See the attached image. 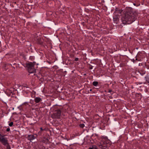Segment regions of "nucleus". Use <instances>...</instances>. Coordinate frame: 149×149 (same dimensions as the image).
Here are the masks:
<instances>
[{"instance_id":"nucleus-17","label":"nucleus","mask_w":149,"mask_h":149,"mask_svg":"<svg viewBox=\"0 0 149 149\" xmlns=\"http://www.w3.org/2000/svg\"><path fill=\"white\" fill-rule=\"evenodd\" d=\"M40 129L42 131L43 130L42 129V127L40 128Z\"/></svg>"},{"instance_id":"nucleus-15","label":"nucleus","mask_w":149,"mask_h":149,"mask_svg":"<svg viewBox=\"0 0 149 149\" xmlns=\"http://www.w3.org/2000/svg\"><path fill=\"white\" fill-rule=\"evenodd\" d=\"M79 58H75L74 59V61H77L78 60Z\"/></svg>"},{"instance_id":"nucleus-8","label":"nucleus","mask_w":149,"mask_h":149,"mask_svg":"<svg viewBox=\"0 0 149 149\" xmlns=\"http://www.w3.org/2000/svg\"><path fill=\"white\" fill-rule=\"evenodd\" d=\"M113 21L114 23L117 24L119 22V19L118 17H116L113 18Z\"/></svg>"},{"instance_id":"nucleus-18","label":"nucleus","mask_w":149,"mask_h":149,"mask_svg":"<svg viewBox=\"0 0 149 149\" xmlns=\"http://www.w3.org/2000/svg\"><path fill=\"white\" fill-rule=\"evenodd\" d=\"M92 91V89H91L90 90V91Z\"/></svg>"},{"instance_id":"nucleus-16","label":"nucleus","mask_w":149,"mask_h":149,"mask_svg":"<svg viewBox=\"0 0 149 149\" xmlns=\"http://www.w3.org/2000/svg\"><path fill=\"white\" fill-rule=\"evenodd\" d=\"M10 130V129L9 128H7V129H6V131H7V132H9V131Z\"/></svg>"},{"instance_id":"nucleus-14","label":"nucleus","mask_w":149,"mask_h":149,"mask_svg":"<svg viewBox=\"0 0 149 149\" xmlns=\"http://www.w3.org/2000/svg\"><path fill=\"white\" fill-rule=\"evenodd\" d=\"M84 124H81L80 125V126L81 127H83L84 126Z\"/></svg>"},{"instance_id":"nucleus-19","label":"nucleus","mask_w":149,"mask_h":149,"mask_svg":"<svg viewBox=\"0 0 149 149\" xmlns=\"http://www.w3.org/2000/svg\"><path fill=\"white\" fill-rule=\"evenodd\" d=\"M134 5H135V3H134Z\"/></svg>"},{"instance_id":"nucleus-9","label":"nucleus","mask_w":149,"mask_h":149,"mask_svg":"<svg viewBox=\"0 0 149 149\" xmlns=\"http://www.w3.org/2000/svg\"><path fill=\"white\" fill-rule=\"evenodd\" d=\"M101 138L102 139V141H107L108 140V138L107 136H102Z\"/></svg>"},{"instance_id":"nucleus-4","label":"nucleus","mask_w":149,"mask_h":149,"mask_svg":"<svg viewBox=\"0 0 149 149\" xmlns=\"http://www.w3.org/2000/svg\"><path fill=\"white\" fill-rule=\"evenodd\" d=\"M61 114V111L60 110H56L52 115V117L54 118L59 119L60 118Z\"/></svg>"},{"instance_id":"nucleus-7","label":"nucleus","mask_w":149,"mask_h":149,"mask_svg":"<svg viewBox=\"0 0 149 149\" xmlns=\"http://www.w3.org/2000/svg\"><path fill=\"white\" fill-rule=\"evenodd\" d=\"M28 139L30 141L32 140L35 139V137L33 135H29L28 136Z\"/></svg>"},{"instance_id":"nucleus-10","label":"nucleus","mask_w":149,"mask_h":149,"mask_svg":"<svg viewBox=\"0 0 149 149\" xmlns=\"http://www.w3.org/2000/svg\"><path fill=\"white\" fill-rule=\"evenodd\" d=\"M98 84V82L96 81H93V84L95 86H97Z\"/></svg>"},{"instance_id":"nucleus-11","label":"nucleus","mask_w":149,"mask_h":149,"mask_svg":"<svg viewBox=\"0 0 149 149\" xmlns=\"http://www.w3.org/2000/svg\"><path fill=\"white\" fill-rule=\"evenodd\" d=\"M89 149H97V148L96 146H93L92 147L90 148Z\"/></svg>"},{"instance_id":"nucleus-13","label":"nucleus","mask_w":149,"mask_h":149,"mask_svg":"<svg viewBox=\"0 0 149 149\" xmlns=\"http://www.w3.org/2000/svg\"><path fill=\"white\" fill-rule=\"evenodd\" d=\"M98 146L100 148H102V145L100 143L98 144Z\"/></svg>"},{"instance_id":"nucleus-12","label":"nucleus","mask_w":149,"mask_h":149,"mask_svg":"<svg viewBox=\"0 0 149 149\" xmlns=\"http://www.w3.org/2000/svg\"><path fill=\"white\" fill-rule=\"evenodd\" d=\"M13 122H11L9 124V125L10 127H12L13 125Z\"/></svg>"},{"instance_id":"nucleus-2","label":"nucleus","mask_w":149,"mask_h":149,"mask_svg":"<svg viewBox=\"0 0 149 149\" xmlns=\"http://www.w3.org/2000/svg\"><path fill=\"white\" fill-rule=\"evenodd\" d=\"M36 63V62H29L25 64V66L28 68V70L29 73H33L36 71V69L35 68V65Z\"/></svg>"},{"instance_id":"nucleus-1","label":"nucleus","mask_w":149,"mask_h":149,"mask_svg":"<svg viewBox=\"0 0 149 149\" xmlns=\"http://www.w3.org/2000/svg\"><path fill=\"white\" fill-rule=\"evenodd\" d=\"M137 15L136 12L127 11L125 16L122 17V20L123 24H126L127 22H128V24H130L135 20Z\"/></svg>"},{"instance_id":"nucleus-6","label":"nucleus","mask_w":149,"mask_h":149,"mask_svg":"<svg viewBox=\"0 0 149 149\" xmlns=\"http://www.w3.org/2000/svg\"><path fill=\"white\" fill-rule=\"evenodd\" d=\"M34 101L36 103H38L40 102H41L42 101V99L41 98L37 97H36L34 98Z\"/></svg>"},{"instance_id":"nucleus-3","label":"nucleus","mask_w":149,"mask_h":149,"mask_svg":"<svg viewBox=\"0 0 149 149\" xmlns=\"http://www.w3.org/2000/svg\"><path fill=\"white\" fill-rule=\"evenodd\" d=\"M0 142L4 146L6 147L7 149H11L9 143L8 142L7 138L5 137V135L0 134Z\"/></svg>"},{"instance_id":"nucleus-5","label":"nucleus","mask_w":149,"mask_h":149,"mask_svg":"<svg viewBox=\"0 0 149 149\" xmlns=\"http://www.w3.org/2000/svg\"><path fill=\"white\" fill-rule=\"evenodd\" d=\"M142 54L141 52H139L136 56V60L138 61H140L142 59Z\"/></svg>"}]
</instances>
